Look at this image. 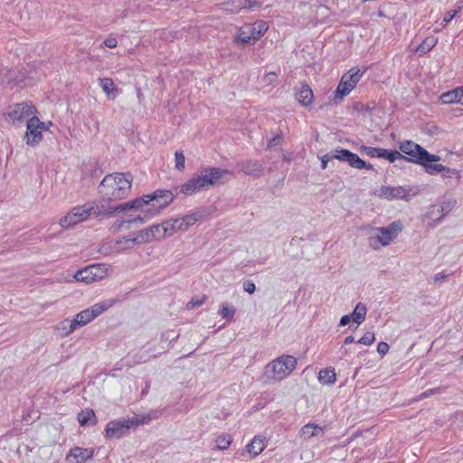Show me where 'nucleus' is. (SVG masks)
Listing matches in <instances>:
<instances>
[{"instance_id":"52","label":"nucleus","mask_w":463,"mask_h":463,"mask_svg":"<svg viewBox=\"0 0 463 463\" xmlns=\"http://www.w3.org/2000/svg\"><path fill=\"white\" fill-rule=\"evenodd\" d=\"M281 138L282 137L280 135H276L271 140H269L268 146L272 147L273 146L279 144L281 141Z\"/></svg>"},{"instance_id":"46","label":"nucleus","mask_w":463,"mask_h":463,"mask_svg":"<svg viewBox=\"0 0 463 463\" xmlns=\"http://www.w3.org/2000/svg\"><path fill=\"white\" fill-rule=\"evenodd\" d=\"M103 43L106 47L113 49L117 47L118 41L116 38L109 36L104 40Z\"/></svg>"},{"instance_id":"44","label":"nucleus","mask_w":463,"mask_h":463,"mask_svg":"<svg viewBox=\"0 0 463 463\" xmlns=\"http://www.w3.org/2000/svg\"><path fill=\"white\" fill-rule=\"evenodd\" d=\"M444 389H445V387H442V386L433 388V389H429V390L425 391L424 392H422L420 395L419 399L422 400V399H426V398L430 397V395L440 393L442 391H444Z\"/></svg>"},{"instance_id":"39","label":"nucleus","mask_w":463,"mask_h":463,"mask_svg":"<svg viewBox=\"0 0 463 463\" xmlns=\"http://www.w3.org/2000/svg\"><path fill=\"white\" fill-rule=\"evenodd\" d=\"M360 151L362 153H365L367 156H369L371 157H379L381 155L380 147H372V146H362L360 147Z\"/></svg>"},{"instance_id":"4","label":"nucleus","mask_w":463,"mask_h":463,"mask_svg":"<svg viewBox=\"0 0 463 463\" xmlns=\"http://www.w3.org/2000/svg\"><path fill=\"white\" fill-rule=\"evenodd\" d=\"M115 213H118V206H105L103 203L99 205L96 203H88L72 208L60 220V225L63 229H68L72 225L88 220L90 215L110 216Z\"/></svg>"},{"instance_id":"38","label":"nucleus","mask_w":463,"mask_h":463,"mask_svg":"<svg viewBox=\"0 0 463 463\" xmlns=\"http://www.w3.org/2000/svg\"><path fill=\"white\" fill-rule=\"evenodd\" d=\"M231 442H232V440H231V437L229 435L219 436L215 440L216 447L219 449H228L229 446L231 445Z\"/></svg>"},{"instance_id":"12","label":"nucleus","mask_w":463,"mask_h":463,"mask_svg":"<svg viewBox=\"0 0 463 463\" xmlns=\"http://www.w3.org/2000/svg\"><path fill=\"white\" fill-rule=\"evenodd\" d=\"M109 269V266L108 264H93L78 270L74 275V279L79 282L90 284L103 279L107 276Z\"/></svg>"},{"instance_id":"37","label":"nucleus","mask_w":463,"mask_h":463,"mask_svg":"<svg viewBox=\"0 0 463 463\" xmlns=\"http://www.w3.org/2000/svg\"><path fill=\"white\" fill-rule=\"evenodd\" d=\"M175 169L182 172L185 167V157L182 151H176L175 153Z\"/></svg>"},{"instance_id":"24","label":"nucleus","mask_w":463,"mask_h":463,"mask_svg":"<svg viewBox=\"0 0 463 463\" xmlns=\"http://www.w3.org/2000/svg\"><path fill=\"white\" fill-rule=\"evenodd\" d=\"M296 98L302 106L307 107L312 104L314 95L307 83H301L300 90L296 93Z\"/></svg>"},{"instance_id":"29","label":"nucleus","mask_w":463,"mask_h":463,"mask_svg":"<svg viewBox=\"0 0 463 463\" xmlns=\"http://www.w3.org/2000/svg\"><path fill=\"white\" fill-rule=\"evenodd\" d=\"M318 380L323 384H332L336 381L335 370L324 369L318 373Z\"/></svg>"},{"instance_id":"26","label":"nucleus","mask_w":463,"mask_h":463,"mask_svg":"<svg viewBox=\"0 0 463 463\" xmlns=\"http://www.w3.org/2000/svg\"><path fill=\"white\" fill-rule=\"evenodd\" d=\"M462 87L456 88L453 90L443 93L440 97L444 104L459 103L463 105Z\"/></svg>"},{"instance_id":"17","label":"nucleus","mask_w":463,"mask_h":463,"mask_svg":"<svg viewBox=\"0 0 463 463\" xmlns=\"http://www.w3.org/2000/svg\"><path fill=\"white\" fill-rule=\"evenodd\" d=\"M93 455L94 449L92 448L83 449L74 447L69 451L65 459L68 463H84L92 458Z\"/></svg>"},{"instance_id":"35","label":"nucleus","mask_w":463,"mask_h":463,"mask_svg":"<svg viewBox=\"0 0 463 463\" xmlns=\"http://www.w3.org/2000/svg\"><path fill=\"white\" fill-rule=\"evenodd\" d=\"M147 229H148V232H149L153 241L154 240L160 241V240L165 239V235H163V228H162L161 224H154V225L149 226Z\"/></svg>"},{"instance_id":"20","label":"nucleus","mask_w":463,"mask_h":463,"mask_svg":"<svg viewBox=\"0 0 463 463\" xmlns=\"http://www.w3.org/2000/svg\"><path fill=\"white\" fill-rule=\"evenodd\" d=\"M203 213L201 212H194L193 213L185 214L181 218L175 219L177 229L179 232H185L191 226L195 224L198 221L203 218Z\"/></svg>"},{"instance_id":"13","label":"nucleus","mask_w":463,"mask_h":463,"mask_svg":"<svg viewBox=\"0 0 463 463\" xmlns=\"http://www.w3.org/2000/svg\"><path fill=\"white\" fill-rule=\"evenodd\" d=\"M44 125L38 116L33 117L26 123L24 140L27 146H35L43 140V128Z\"/></svg>"},{"instance_id":"9","label":"nucleus","mask_w":463,"mask_h":463,"mask_svg":"<svg viewBox=\"0 0 463 463\" xmlns=\"http://www.w3.org/2000/svg\"><path fill=\"white\" fill-rule=\"evenodd\" d=\"M267 22L260 20L252 24H245L237 29L234 37L235 43L254 44L268 31Z\"/></svg>"},{"instance_id":"18","label":"nucleus","mask_w":463,"mask_h":463,"mask_svg":"<svg viewBox=\"0 0 463 463\" xmlns=\"http://www.w3.org/2000/svg\"><path fill=\"white\" fill-rule=\"evenodd\" d=\"M238 169L249 175L261 176L263 175V165L258 160H245L237 164Z\"/></svg>"},{"instance_id":"7","label":"nucleus","mask_w":463,"mask_h":463,"mask_svg":"<svg viewBox=\"0 0 463 463\" xmlns=\"http://www.w3.org/2000/svg\"><path fill=\"white\" fill-rule=\"evenodd\" d=\"M297 366V359L289 354H283L268 364L265 367L266 377L273 382H280L288 377Z\"/></svg>"},{"instance_id":"36","label":"nucleus","mask_w":463,"mask_h":463,"mask_svg":"<svg viewBox=\"0 0 463 463\" xmlns=\"http://www.w3.org/2000/svg\"><path fill=\"white\" fill-rule=\"evenodd\" d=\"M133 222L143 223L144 222V218L141 217V216H137L136 218L117 222H115V227L117 228V230H119V229H121L124 226L126 227V229H130V224L133 223Z\"/></svg>"},{"instance_id":"21","label":"nucleus","mask_w":463,"mask_h":463,"mask_svg":"<svg viewBox=\"0 0 463 463\" xmlns=\"http://www.w3.org/2000/svg\"><path fill=\"white\" fill-rule=\"evenodd\" d=\"M256 4L250 0H228L222 5L225 11L238 13L242 9H251Z\"/></svg>"},{"instance_id":"45","label":"nucleus","mask_w":463,"mask_h":463,"mask_svg":"<svg viewBox=\"0 0 463 463\" xmlns=\"http://www.w3.org/2000/svg\"><path fill=\"white\" fill-rule=\"evenodd\" d=\"M389 345L385 342H380L377 345V352L379 354L385 355L389 351Z\"/></svg>"},{"instance_id":"42","label":"nucleus","mask_w":463,"mask_h":463,"mask_svg":"<svg viewBox=\"0 0 463 463\" xmlns=\"http://www.w3.org/2000/svg\"><path fill=\"white\" fill-rule=\"evenodd\" d=\"M375 341L374 334L372 332L365 333L357 342L364 345H371Z\"/></svg>"},{"instance_id":"47","label":"nucleus","mask_w":463,"mask_h":463,"mask_svg":"<svg viewBox=\"0 0 463 463\" xmlns=\"http://www.w3.org/2000/svg\"><path fill=\"white\" fill-rule=\"evenodd\" d=\"M243 289L250 293V294H252L254 293L255 289H256V287H255V284L250 281V280H247L243 283Z\"/></svg>"},{"instance_id":"50","label":"nucleus","mask_w":463,"mask_h":463,"mask_svg":"<svg viewBox=\"0 0 463 463\" xmlns=\"http://www.w3.org/2000/svg\"><path fill=\"white\" fill-rule=\"evenodd\" d=\"M71 322L72 324V327H73L74 331L76 329H78L79 327L85 326L83 324V320H81L80 318H78V314L75 316V317L73 319H71Z\"/></svg>"},{"instance_id":"5","label":"nucleus","mask_w":463,"mask_h":463,"mask_svg":"<svg viewBox=\"0 0 463 463\" xmlns=\"http://www.w3.org/2000/svg\"><path fill=\"white\" fill-rule=\"evenodd\" d=\"M403 228L400 221L392 222L387 226L373 228L369 236L370 247L377 250L381 247L389 246L398 238Z\"/></svg>"},{"instance_id":"49","label":"nucleus","mask_w":463,"mask_h":463,"mask_svg":"<svg viewBox=\"0 0 463 463\" xmlns=\"http://www.w3.org/2000/svg\"><path fill=\"white\" fill-rule=\"evenodd\" d=\"M71 322L72 324V327H73L74 331L76 329H78L79 327L85 326L83 324V320H81L80 318H78V314L75 316V317L73 319H71Z\"/></svg>"},{"instance_id":"14","label":"nucleus","mask_w":463,"mask_h":463,"mask_svg":"<svg viewBox=\"0 0 463 463\" xmlns=\"http://www.w3.org/2000/svg\"><path fill=\"white\" fill-rule=\"evenodd\" d=\"M114 304L113 300H106L100 303L94 304L90 308L84 309L78 313V318L83 320V324L86 326L96 317L103 314Z\"/></svg>"},{"instance_id":"25","label":"nucleus","mask_w":463,"mask_h":463,"mask_svg":"<svg viewBox=\"0 0 463 463\" xmlns=\"http://www.w3.org/2000/svg\"><path fill=\"white\" fill-rule=\"evenodd\" d=\"M267 447V440L260 436H255L252 440L246 446V451L252 457L260 455Z\"/></svg>"},{"instance_id":"53","label":"nucleus","mask_w":463,"mask_h":463,"mask_svg":"<svg viewBox=\"0 0 463 463\" xmlns=\"http://www.w3.org/2000/svg\"><path fill=\"white\" fill-rule=\"evenodd\" d=\"M350 321H351V316L345 315L341 317L339 325L341 326H344L348 325L350 323Z\"/></svg>"},{"instance_id":"40","label":"nucleus","mask_w":463,"mask_h":463,"mask_svg":"<svg viewBox=\"0 0 463 463\" xmlns=\"http://www.w3.org/2000/svg\"><path fill=\"white\" fill-rule=\"evenodd\" d=\"M221 316L222 318H225L227 320H232L233 319V317H234V314H235V309L234 308H230L226 304L222 305V308L221 310Z\"/></svg>"},{"instance_id":"57","label":"nucleus","mask_w":463,"mask_h":463,"mask_svg":"<svg viewBox=\"0 0 463 463\" xmlns=\"http://www.w3.org/2000/svg\"><path fill=\"white\" fill-rule=\"evenodd\" d=\"M444 277H445V276H444V275H442V274H437V275H436V277H435V280H436V281H438V280H439V279H443Z\"/></svg>"},{"instance_id":"11","label":"nucleus","mask_w":463,"mask_h":463,"mask_svg":"<svg viewBox=\"0 0 463 463\" xmlns=\"http://www.w3.org/2000/svg\"><path fill=\"white\" fill-rule=\"evenodd\" d=\"M364 71L365 70L353 67L345 73L335 91V99L342 100L346 95H348L360 81Z\"/></svg>"},{"instance_id":"16","label":"nucleus","mask_w":463,"mask_h":463,"mask_svg":"<svg viewBox=\"0 0 463 463\" xmlns=\"http://www.w3.org/2000/svg\"><path fill=\"white\" fill-rule=\"evenodd\" d=\"M377 195L388 200L403 199L408 201L411 197L409 190L403 186H382L377 191Z\"/></svg>"},{"instance_id":"41","label":"nucleus","mask_w":463,"mask_h":463,"mask_svg":"<svg viewBox=\"0 0 463 463\" xmlns=\"http://www.w3.org/2000/svg\"><path fill=\"white\" fill-rule=\"evenodd\" d=\"M277 78H278L277 73L274 71H270V72L266 73L262 77L261 80H262V83L264 84V86H270L277 80Z\"/></svg>"},{"instance_id":"15","label":"nucleus","mask_w":463,"mask_h":463,"mask_svg":"<svg viewBox=\"0 0 463 463\" xmlns=\"http://www.w3.org/2000/svg\"><path fill=\"white\" fill-rule=\"evenodd\" d=\"M335 156L337 160L346 162L351 167L355 169H367L373 170V165L371 164H367L362 158H360L356 154L352 153L351 151L341 148L336 149Z\"/></svg>"},{"instance_id":"59","label":"nucleus","mask_w":463,"mask_h":463,"mask_svg":"<svg viewBox=\"0 0 463 463\" xmlns=\"http://www.w3.org/2000/svg\"><path fill=\"white\" fill-rule=\"evenodd\" d=\"M462 94H463V88H462Z\"/></svg>"},{"instance_id":"3","label":"nucleus","mask_w":463,"mask_h":463,"mask_svg":"<svg viewBox=\"0 0 463 463\" xmlns=\"http://www.w3.org/2000/svg\"><path fill=\"white\" fill-rule=\"evenodd\" d=\"M132 185V176L122 173L107 175L99 185V193L103 202L122 200L128 195Z\"/></svg>"},{"instance_id":"30","label":"nucleus","mask_w":463,"mask_h":463,"mask_svg":"<svg viewBox=\"0 0 463 463\" xmlns=\"http://www.w3.org/2000/svg\"><path fill=\"white\" fill-rule=\"evenodd\" d=\"M380 154V158H385L390 162H394L397 159H406V156L397 150H387L384 148H381Z\"/></svg>"},{"instance_id":"34","label":"nucleus","mask_w":463,"mask_h":463,"mask_svg":"<svg viewBox=\"0 0 463 463\" xmlns=\"http://www.w3.org/2000/svg\"><path fill=\"white\" fill-rule=\"evenodd\" d=\"M56 329L62 336H68L74 332L71 319H64L60 322L56 326Z\"/></svg>"},{"instance_id":"6","label":"nucleus","mask_w":463,"mask_h":463,"mask_svg":"<svg viewBox=\"0 0 463 463\" xmlns=\"http://www.w3.org/2000/svg\"><path fill=\"white\" fill-rule=\"evenodd\" d=\"M37 109L29 101L11 104L5 108L3 117L5 122L14 126H22L37 116Z\"/></svg>"},{"instance_id":"27","label":"nucleus","mask_w":463,"mask_h":463,"mask_svg":"<svg viewBox=\"0 0 463 463\" xmlns=\"http://www.w3.org/2000/svg\"><path fill=\"white\" fill-rule=\"evenodd\" d=\"M99 86L101 87L107 97L115 99L118 92L114 81L109 78H104L99 80Z\"/></svg>"},{"instance_id":"58","label":"nucleus","mask_w":463,"mask_h":463,"mask_svg":"<svg viewBox=\"0 0 463 463\" xmlns=\"http://www.w3.org/2000/svg\"><path fill=\"white\" fill-rule=\"evenodd\" d=\"M444 217V213H441L436 220H434L435 222H439L440 221L442 218Z\"/></svg>"},{"instance_id":"1","label":"nucleus","mask_w":463,"mask_h":463,"mask_svg":"<svg viewBox=\"0 0 463 463\" xmlns=\"http://www.w3.org/2000/svg\"><path fill=\"white\" fill-rule=\"evenodd\" d=\"M233 176V172L219 168L207 167L196 174L180 187V193L194 194L210 187L226 184Z\"/></svg>"},{"instance_id":"43","label":"nucleus","mask_w":463,"mask_h":463,"mask_svg":"<svg viewBox=\"0 0 463 463\" xmlns=\"http://www.w3.org/2000/svg\"><path fill=\"white\" fill-rule=\"evenodd\" d=\"M335 154H336V149H335V150L331 151L330 153L326 154L325 156H322V158H321L322 169H326L328 162L331 161L332 159H337V157L335 156Z\"/></svg>"},{"instance_id":"8","label":"nucleus","mask_w":463,"mask_h":463,"mask_svg":"<svg viewBox=\"0 0 463 463\" xmlns=\"http://www.w3.org/2000/svg\"><path fill=\"white\" fill-rule=\"evenodd\" d=\"M400 150L410 156V158L406 157L405 161H410L418 165H423L426 169L428 165L431 162H438L440 157L436 155H430L426 149L420 146L419 144L414 143L411 140H406L400 144Z\"/></svg>"},{"instance_id":"28","label":"nucleus","mask_w":463,"mask_h":463,"mask_svg":"<svg viewBox=\"0 0 463 463\" xmlns=\"http://www.w3.org/2000/svg\"><path fill=\"white\" fill-rule=\"evenodd\" d=\"M366 312H367L366 307L362 303H358L355 306L354 312L352 314L353 321L354 323H356L357 325H361L364 321Z\"/></svg>"},{"instance_id":"19","label":"nucleus","mask_w":463,"mask_h":463,"mask_svg":"<svg viewBox=\"0 0 463 463\" xmlns=\"http://www.w3.org/2000/svg\"><path fill=\"white\" fill-rule=\"evenodd\" d=\"M123 240L126 242V246L124 249H129L131 246L129 243H137V244H143V243H148L153 241L148 229H143L136 233H133L131 235L123 237Z\"/></svg>"},{"instance_id":"2","label":"nucleus","mask_w":463,"mask_h":463,"mask_svg":"<svg viewBox=\"0 0 463 463\" xmlns=\"http://www.w3.org/2000/svg\"><path fill=\"white\" fill-rule=\"evenodd\" d=\"M174 200V194L170 190H156L133 201L118 205V212L126 210H143L145 218H150L157 213Z\"/></svg>"},{"instance_id":"51","label":"nucleus","mask_w":463,"mask_h":463,"mask_svg":"<svg viewBox=\"0 0 463 463\" xmlns=\"http://www.w3.org/2000/svg\"><path fill=\"white\" fill-rule=\"evenodd\" d=\"M204 300H205V298H204V297H203V298H202L201 299L196 300V301H194V300H191V301L188 303V305H187V306H188V307H190V308H194V307H199V306L203 305V303L204 302Z\"/></svg>"},{"instance_id":"10","label":"nucleus","mask_w":463,"mask_h":463,"mask_svg":"<svg viewBox=\"0 0 463 463\" xmlns=\"http://www.w3.org/2000/svg\"><path fill=\"white\" fill-rule=\"evenodd\" d=\"M144 422L145 420H140L137 416L111 420L106 426L105 436L108 439H120L128 434L132 427L138 426Z\"/></svg>"},{"instance_id":"33","label":"nucleus","mask_w":463,"mask_h":463,"mask_svg":"<svg viewBox=\"0 0 463 463\" xmlns=\"http://www.w3.org/2000/svg\"><path fill=\"white\" fill-rule=\"evenodd\" d=\"M91 420H93L92 424L94 425L96 423V420L93 410L87 409L85 411H82L78 415V420L81 426L88 424Z\"/></svg>"},{"instance_id":"23","label":"nucleus","mask_w":463,"mask_h":463,"mask_svg":"<svg viewBox=\"0 0 463 463\" xmlns=\"http://www.w3.org/2000/svg\"><path fill=\"white\" fill-rule=\"evenodd\" d=\"M426 172L430 175H433L434 173H441L444 178H451L453 176L459 178V174L457 170L450 169L440 164L432 165L430 163V165L427 166Z\"/></svg>"},{"instance_id":"32","label":"nucleus","mask_w":463,"mask_h":463,"mask_svg":"<svg viewBox=\"0 0 463 463\" xmlns=\"http://www.w3.org/2000/svg\"><path fill=\"white\" fill-rule=\"evenodd\" d=\"M161 225L163 228V235H165V238L172 236L175 232H179V230L177 229L175 219L163 222Z\"/></svg>"},{"instance_id":"22","label":"nucleus","mask_w":463,"mask_h":463,"mask_svg":"<svg viewBox=\"0 0 463 463\" xmlns=\"http://www.w3.org/2000/svg\"><path fill=\"white\" fill-rule=\"evenodd\" d=\"M324 434V428L313 422L304 425L299 431V436L306 440L315 437H323Z\"/></svg>"},{"instance_id":"31","label":"nucleus","mask_w":463,"mask_h":463,"mask_svg":"<svg viewBox=\"0 0 463 463\" xmlns=\"http://www.w3.org/2000/svg\"><path fill=\"white\" fill-rule=\"evenodd\" d=\"M438 43L437 38L430 36L425 38L422 43L417 47V52L420 54H424L430 51Z\"/></svg>"},{"instance_id":"48","label":"nucleus","mask_w":463,"mask_h":463,"mask_svg":"<svg viewBox=\"0 0 463 463\" xmlns=\"http://www.w3.org/2000/svg\"><path fill=\"white\" fill-rule=\"evenodd\" d=\"M457 13L458 11L456 10L449 11L443 18V25H446L449 22H450L456 16Z\"/></svg>"},{"instance_id":"56","label":"nucleus","mask_w":463,"mask_h":463,"mask_svg":"<svg viewBox=\"0 0 463 463\" xmlns=\"http://www.w3.org/2000/svg\"><path fill=\"white\" fill-rule=\"evenodd\" d=\"M449 210V207L446 205V204H443L441 205L439 209H438V212H444V211H448Z\"/></svg>"},{"instance_id":"54","label":"nucleus","mask_w":463,"mask_h":463,"mask_svg":"<svg viewBox=\"0 0 463 463\" xmlns=\"http://www.w3.org/2000/svg\"><path fill=\"white\" fill-rule=\"evenodd\" d=\"M354 342V337L353 335H349L347 337H345V341H344V344L345 345H350L352 343Z\"/></svg>"},{"instance_id":"55","label":"nucleus","mask_w":463,"mask_h":463,"mask_svg":"<svg viewBox=\"0 0 463 463\" xmlns=\"http://www.w3.org/2000/svg\"><path fill=\"white\" fill-rule=\"evenodd\" d=\"M43 124L44 125V128H43V131H48L50 129L51 126H52V123L51 121H48V122L43 121Z\"/></svg>"}]
</instances>
